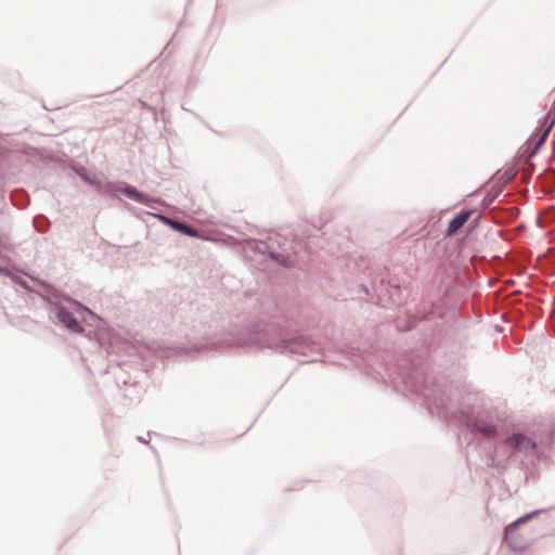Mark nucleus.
Returning <instances> with one entry per match:
<instances>
[{
    "label": "nucleus",
    "instance_id": "f257e3e1",
    "mask_svg": "<svg viewBox=\"0 0 555 555\" xmlns=\"http://www.w3.org/2000/svg\"><path fill=\"white\" fill-rule=\"evenodd\" d=\"M522 521L524 518L509 525L505 529V542L507 543L508 547L513 551H522L527 546V539L518 531V524Z\"/></svg>",
    "mask_w": 555,
    "mask_h": 555
},
{
    "label": "nucleus",
    "instance_id": "f03ea898",
    "mask_svg": "<svg viewBox=\"0 0 555 555\" xmlns=\"http://www.w3.org/2000/svg\"><path fill=\"white\" fill-rule=\"evenodd\" d=\"M554 122H555V117H553L550 120L547 128L540 134L538 140H535L534 138H530L528 140L526 150L524 151V153H528V158L533 156L537 153V151L540 149V146L544 143Z\"/></svg>",
    "mask_w": 555,
    "mask_h": 555
},
{
    "label": "nucleus",
    "instance_id": "7ed1b4c3",
    "mask_svg": "<svg viewBox=\"0 0 555 555\" xmlns=\"http://www.w3.org/2000/svg\"><path fill=\"white\" fill-rule=\"evenodd\" d=\"M473 210L460 211L449 223L447 235L452 236L455 234L470 218Z\"/></svg>",
    "mask_w": 555,
    "mask_h": 555
},
{
    "label": "nucleus",
    "instance_id": "20e7f679",
    "mask_svg": "<svg viewBox=\"0 0 555 555\" xmlns=\"http://www.w3.org/2000/svg\"><path fill=\"white\" fill-rule=\"evenodd\" d=\"M59 320L70 331L75 333H82L83 327L78 323L75 317L67 310L61 308L57 311Z\"/></svg>",
    "mask_w": 555,
    "mask_h": 555
},
{
    "label": "nucleus",
    "instance_id": "39448f33",
    "mask_svg": "<svg viewBox=\"0 0 555 555\" xmlns=\"http://www.w3.org/2000/svg\"><path fill=\"white\" fill-rule=\"evenodd\" d=\"M506 443L515 448L527 447L531 444L530 440L522 434L512 435L509 438L506 439Z\"/></svg>",
    "mask_w": 555,
    "mask_h": 555
},
{
    "label": "nucleus",
    "instance_id": "423d86ee",
    "mask_svg": "<svg viewBox=\"0 0 555 555\" xmlns=\"http://www.w3.org/2000/svg\"><path fill=\"white\" fill-rule=\"evenodd\" d=\"M475 426L487 438L493 437L496 433L495 427L486 422H477Z\"/></svg>",
    "mask_w": 555,
    "mask_h": 555
},
{
    "label": "nucleus",
    "instance_id": "0eeeda50",
    "mask_svg": "<svg viewBox=\"0 0 555 555\" xmlns=\"http://www.w3.org/2000/svg\"><path fill=\"white\" fill-rule=\"evenodd\" d=\"M171 225L173 229L178 230L179 232L185 234V235H189V236H197L198 235V231L194 228H191L184 223H180L178 221H173L171 222Z\"/></svg>",
    "mask_w": 555,
    "mask_h": 555
},
{
    "label": "nucleus",
    "instance_id": "6e6552de",
    "mask_svg": "<svg viewBox=\"0 0 555 555\" xmlns=\"http://www.w3.org/2000/svg\"><path fill=\"white\" fill-rule=\"evenodd\" d=\"M124 193L127 194L128 196L132 197V198H135V199H139L141 197L139 192L135 189H133V188H126V189H124Z\"/></svg>",
    "mask_w": 555,
    "mask_h": 555
},
{
    "label": "nucleus",
    "instance_id": "1a4fd4ad",
    "mask_svg": "<svg viewBox=\"0 0 555 555\" xmlns=\"http://www.w3.org/2000/svg\"><path fill=\"white\" fill-rule=\"evenodd\" d=\"M89 183L99 184V180L96 178H89L87 176H82Z\"/></svg>",
    "mask_w": 555,
    "mask_h": 555
}]
</instances>
